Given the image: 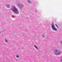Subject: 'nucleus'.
<instances>
[{
	"mask_svg": "<svg viewBox=\"0 0 62 62\" xmlns=\"http://www.w3.org/2000/svg\"><path fill=\"white\" fill-rule=\"evenodd\" d=\"M11 10L14 13H15L16 14H19V11L18 9L14 6H13L11 8Z\"/></svg>",
	"mask_w": 62,
	"mask_h": 62,
	"instance_id": "1",
	"label": "nucleus"
},
{
	"mask_svg": "<svg viewBox=\"0 0 62 62\" xmlns=\"http://www.w3.org/2000/svg\"><path fill=\"white\" fill-rule=\"evenodd\" d=\"M17 5L20 8L22 9L24 7V5L23 4H22L21 3L19 2L18 1H17Z\"/></svg>",
	"mask_w": 62,
	"mask_h": 62,
	"instance_id": "2",
	"label": "nucleus"
},
{
	"mask_svg": "<svg viewBox=\"0 0 62 62\" xmlns=\"http://www.w3.org/2000/svg\"><path fill=\"white\" fill-rule=\"evenodd\" d=\"M54 54H57V55H60L61 54V52L57 50H54Z\"/></svg>",
	"mask_w": 62,
	"mask_h": 62,
	"instance_id": "3",
	"label": "nucleus"
},
{
	"mask_svg": "<svg viewBox=\"0 0 62 62\" xmlns=\"http://www.w3.org/2000/svg\"><path fill=\"white\" fill-rule=\"evenodd\" d=\"M52 29L54 30V31H56L57 30V29L55 27V26H54V24H52Z\"/></svg>",
	"mask_w": 62,
	"mask_h": 62,
	"instance_id": "4",
	"label": "nucleus"
},
{
	"mask_svg": "<svg viewBox=\"0 0 62 62\" xmlns=\"http://www.w3.org/2000/svg\"><path fill=\"white\" fill-rule=\"evenodd\" d=\"M6 6L8 8H10V5L9 4H6Z\"/></svg>",
	"mask_w": 62,
	"mask_h": 62,
	"instance_id": "5",
	"label": "nucleus"
},
{
	"mask_svg": "<svg viewBox=\"0 0 62 62\" xmlns=\"http://www.w3.org/2000/svg\"><path fill=\"white\" fill-rule=\"evenodd\" d=\"M34 47L35 48H36V49L37 50H39V48H38V47L37 46L35 45H34Z\"/></svg>",
	"mask_w": 62,
	"mask_h": 62,
	"instance_id": "6",
	"label": "nucleus"
},
{
	"mask_svg": "<svg viewBox=\"0 0 62 62\" xmlns=\"http://www.w3.org/2000/svg\"><path fill=\"white\" fill-rule=\"evenodd\" d=\"M28 2L29 4H30L31 3V1L30 0H28Z\"/></svg>",
	"mask_w": 62,
	"mask_h": 62,
	"instance_id": "7",
	"label": "nucleus"
},
{
	"mask_svg": "<svg viewBox=\"0 0 62 62\" xmlns=\"http://www.w3.org/2000/svg\"><path fill=\"white\" fill-rule=\"evenodd\" d=\"M5 42H8V40H6V39H5Z\"/></svg>",
	"mask_w": 62,
	"mask_h": 62,
	"instance_id": "8",
	"label": "nucleus"
},
{
	"mask_svg": "<svg viewBox=\"0 0 62 62\" xmlns=\"http://www.w3.org/2000/svg\"><path fill=\"white\" fill-rule=\"evenodd\" d=\"M42 36L43 37V38H44V37H45V35L43 34L42 35Z\"/></svg>",
	"mask_w": 62,
	"mask_h": 62,
	"instance_id": "9",
	"label": "nucleus"
},
{
	"mask_svg": "<svg viewBox=\"0 0 62 62\" xmlns=\"http://www.w3.org/2000/svg\"><path fill=\"white\" fill-rule=\"evenodd\" d=\"M57 27V28H58V26H57V24H56L55 25Z\"/></svg>",
	"mask_w": 62,
	"mask_h": 62,
	"instance_id": "10",
	"label": "nucleus"
},
{
	"mask_svg": "<svg viewBox=\"0 0 62 62\" xmlns=\"http://www.w3.org/2000/svg\"><path fill=\"white\" fill-rule=\"evenodd\" d=\"M16 57L17 58H19V55H17Z\"/></svg>",
	"mask_w": 62,
	"mask_h": 62,
	"instance_id": "11",
	"label": "nucleus"
},
{
	"mask_svg": "<svg viewBox=\"0 0 62 62\" xmlns=\"http://www.w3.org/2000/svg\"><path fill=\"white\" fill-rule=\"evenodd\" d=\"M60 62H62V59L60 60Z\"/></svg>",
	"mask_w": 62,
	"mask_h": 62,
	"instance_id": "12",
	"label": "nucleus"
},
{
	"mask_svg": "<svg viewBox=\"0 0 62 62\" xmlns=\"http://www.w3.org/2000/svg\"><path fill=\"white\" fill-rule=\"evenodd\" d=\"M12 17H13V16Z\"/></svg>",
	"mask_w": 62,
	"mask_h": 62,
	"instance_id": "13",
	"label": "nucleus"
}]
</instances>
